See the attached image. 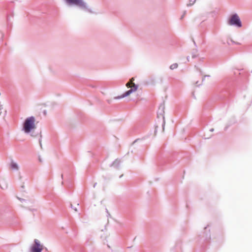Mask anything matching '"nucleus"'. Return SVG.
<instances>
[{
	"instance_id": "10",
	"label": "nucleus",
	"mask_w": 252,
	"mask_h": 252,
	"mask_svg": "<svg viewBox=\"0 0 252 252\" xmlns=\"http://www.w3.org/2000/svg\"><path fill=\"white\" fill-rule=\"evenodd\" d=\"M70 207L76 212H78V209L77 207H74L72 204H70Z\"/></svg>"
},
{
	"instance_id": "20",
	"label": "nucleus",
	"mask_w": 252,
	"mask_h": 252,
	"mask_svg": "<svg viewBox=\"0 0 252 252\" xmlns=\"http://www.w3.org/2000/svg\"><path fill=\"white\" fill-rule=\"evenodd\" d=\"M210 76L209 75H206V76H205L204 77H209Z\"/></svg>"
},
{
	"instance_id": "5",
	"label": "nucleus",
	"mask_w": 252,
	"mask_h": 252,
	"mask_svg": "<svg viewBox=\"0 0 252 252\" xmlns=\"http://www.w3.org/2000/svg\"><path fill=\"white\" fill-rule=\"evenodd\" d=\"M43 249V246L41 245L40 241L37 239L34 240V243L31 246V252H41Z\"/></svg>"
},
{
	"instance_id": "8",
	"label": "nucleus",
	"mask_w": 252,
	"mask_h": 252,
	"mask_svg": "<svg viewBox=\"0 0 252 252\" xmlns=\"http://www.w3.org/2000/svg\"><path fill=\"white\" fill-rule=\"evenodd\" d=\"M178 63H173L172 64H171L170 66V69H171V70H173V69H174L175 68H177L178 67Z\"/></svg>"
},
{
	"instance_id": "18",
	"label": "nucleus",
	"mask_w": 252,
	"mask_h": 252,
	"mask_svg": "<svg viewBox=\"0 0 252 252\" xmlns=\"http://www.w3.org/2000/svg\"><path fill=\"white\" fill-rule=\"evenodd\" d=\"M43 115L44 116H45L46 115V111H43Z\"/></svg>"
},
{
	"instance_id": "17",
	"label": "nucleus",
	"mask_w": 252,
	"mask_h": 252,
	"mask_svg": "<svg viewBox=\"0 0 252 252\" xmlns=\"http://www.w3.org/2000/svg\"><path fill=\"white\" fill-rule=\"evenodd\" d=\"M196 57H197V56H196V55H195L193 54V55H192V58H196Z\"/></svg>"
},
{
	"instance_id": "21",
	"label": "nucleus",
	"mask_w": 252,
	"mask_h": 252,
	"mask_svg": "<svg viewBox=\"0 0 252 252\" xmlns=\"http://www.w3.org/2000/svg\"><path fill=\"white\" fill-rule=\"evenodd\" d=\"M77 207H78V206H79V204L78 203V204H77Z\"/></svg>"
},
{
	"instance_id": "6",
	"label": "nucleus",
	"mask_w": 252,
	"mask_h": 252,
	"mask_svg": "<svg viewBox=\"0 0 252 252\" xmlns=\"http://www.w3.org/2000/svg\"><path fill=\"white\" fill-rule=\"evenodd\" d=\"M165 112L164 111H159L158 113V119H161L162 120V126L163 127L165 125Z\"/></svg>"
},
{
	"instance_id": "15",
	"label": "nucleus",
	"mask_w": 252,
	"mask_h": 252,
	"mask_svg": "<svg viewBox=\"0 0 252 252\" xmlns=\"http://www.w3.org/2000/svg\"><path fill=\"white\" fill-rule=\"evenodd\" d=\"M3 105L0 103V110L3 109Z\"/></svg>"
},
{
	"instance_id": "19",
	"label": "nucleus",
	"mask_w": 252,
	"mask_h": 252,
	"mask_svg": "<svg viewBox=\"0 0 252 252\" xmlns=\"http://www.w3.org/2000/svg\"><path fill=\"white\" fill-rule=\"evenodd\" d=\"M198 81H196V83H195V84H196V85L197 86H199L200 85H199H199H198Z\"/></svg>"
},
{
	"instance_id": "1",
	"label": "nucleus",
	"mask_w": 252,
	"mask_h": 252,
	"mask_svg": "<svg viewBox=\"0 0 252 252\" xmlns=\"http://www.w3.org/2000/svg\"><path fill=\"white\" fill-rule=\"evenodd\" d=\"M35 119L33 116L27 118L23 124L22 130L26 134H30L32 137H36L37 134H34L33 130L36 128L35 124Z\"/></svg>"
},
{
	"instance_id": "13",
	"label": "nucleus",
	"mask_w": 252,
	"mask_h": 252,
	"mask_svg": "<svg viewBox=\"0 0 252 252\" xmlns=\"http://www.w3.org/2000/svg\"><path fill=\"white\" fill-rule=\"evenodd\" d=\"M165 109L164 105V104H161L159 107V109L163 110Z\"/></svg>"
},
{
	"instance_id": "2",
	"label": "nucleus",
	"mask_w": 252,
	"mask_h": 252,
	"mask_svg": "<svg viewBox=\"0 0 252 252\" xmlns=\"http://www.w3.org/2000/svg\"><path fill=\"white\" fill-rule=\"evenodd\" d=\"M68 6H76L82 10L93 13L87 4L83 0H63Z\"/></svg>"
},
{
	"instance_id": "14",
	"label": "nucleus",
	"mask_w": 252,
	"mask_h": 252,
	"mask_svg": "<svg viewBox=\"0 0 252 252\" xmlns=\"http://www.w3.org/2000/svg\"><path fill=\"white\" fill-rule=\"evenodd\" d=\"M40 138L39 139V143L40 147H42V144H41V137H42V135H41V132H40Z\"/></svg>"
},
{
	"instance_id": "7",
	"label": "nucleus",
	"mask_w": 252,
	"mask_h": 252,
	"mask_svg": "<svg viewBox=\"0 0 252 252\" xmlns=\"http://www.w3.org/2000/svg\"><path fill=\"white\" fill-rule=\"evenodd\" d=\"M10 167L12 169L18 170L19 169L18 165L14 161H12L10 164Z\"/></svg>"
},
{
	"instance_id": "16",
	"label": "nucleus",
	"mask_w": 252,
	"mask_h": 252,
	"mask_svg": "<svg viewBox=\"0 0 252 252\" xmlns=\"http://www.w3.org/2000/svg\"><path fill=\"white\" fill-rule=\"evenodd\" d=\"M186 11H184V14H183V15L181 16V19H182L184 18V17L186 15Z\"/></svg>"
},
{
	"instance_id": "4",
	"label": "nucleus",
	"mask_w": 252,
	"mask_h": 252,
	"mask_svg": "<svg viewBox=\"0 0 252 252\" xmlns=\"http://www.w3.org/2000/svg\"><path fill=\"white\" fill-rule=\"evenodd\" d=\"M134 80V78H131L130 79L129 81L131 83H132V88H131L130 90H129L128 91H126V92H125L122 95L114 97V98L115 99L123 98H124L125 97L128 96L132 93L136 91L137 90V89H138V86L137 85L135 84L134 83H133V81Z\"/></svg>"
},
{
	"instance_id": "11",
	"label": "nucleus",
	"mask_w": 252,
	"mask_h": 252,
	"mask_svg": "<svg viewBox=\"0 0 252 252\" xmlns=\"http://www.w3.org/2000/svg\"><path fill=\"white\" fill-rule=\"evenodd\" d=\"M126 86L127 87V88H132V83H131L130 82H128L126 84Z\"/></svg>"
},
{
	"instance_id": "3",
	"label": "nucleus",
	"mask_w": 252,
	"mask_h": 252,
	"mask_svg": "<svg viewBox=\"0 0 252 252\" xmlns=\"http://www.w3.org/2000/svg\"><path fill=\"white\" fill-rule=\"evenodd\" d=\"M228 24L230 26L240 28L242 26L240 18L237 14H233L228 21Z\"/></svg>"
},
{
	"instance_id": "12",
	"label": "nucleus",
	"mask_w": 252,
	"mask_h": 252,
	"mask_svg": "<svg viewBox=\"0 0 252 252\" xmlns=\"http://www.w3.org/2000/svg\"><path fill=\"white\" fill-rule=\"evenodd\" d=\"M17 199L20 200L22 203H24V202H27V200L26 199H23V198H20V197H17Z\"/></svg>"
},
{
	"instance_id": "22",
	"label": "nucleus",
	"mask_w": 252,
	"mask_h": 252,
	"mask_svg": "<svg viewBox=\"0 0 252 252\" xmlns=\"http://www.w3.org/2000/svg\"><path fill=\"white\" fill-rule=\"evenodd\" d=\"M193 43H194V45H195V44H195V41H193Z\"/></svg>"
},
{
	"instance_id": "9",
	"label": "nucleus",
	"mask_w": 252,
	"mask_h": 252,
	"mask_svg": "<svg viewBox=\"0 0 252 252\" xmlns=\"http://www.w3.org/2000/svg\"><path fill=\"white\" fill-rule=\"evenodd\" d=\"M195 2V0H194V1H192L191 0H190L189 1V2L187 4V6H190L191 5H192Z\"/></svg>"
}]
</instances>
